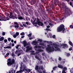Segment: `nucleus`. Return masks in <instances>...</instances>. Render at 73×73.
<instances>
[{
	"instance_id": "1",
	"label": "nucleus",
	"mask_w": 73,
	"mask_h": 73,
	"mask_svg": "<svg viewBox=\"0 0 73 73\" xmlns=\"http://www.w3.org/2000/svg\"><path fill=\"white\" fill-rule=\"evenodd\" d=\"M42 40L38 39L37 40V42L36 41H33L32 42V44L33 45H35L36 44H38V43H39V44L40 45H41L44 46V47H42L41 46H36L35 47H34V49H38V50H37V52H38L37 53H36V54L39 53L40 52H43V50H41V49H44V48H46V44L45 43H42Z\"/></svg>"
},
{
	"instance_id": "2",
	"label": "nucleus",
	"mask_w": 73,
	"mask_h": 73,
	"mask_svg": "<svg viewBox=\"0 0 73 73\" xmlns=\"http://www.w3.org/2000/svg\"><path fill=\"white\" fill-rule=\"evenodd\" d=\"M47 47L46 49V51L49 52H53L54 50V48L55 49V51H60V50L59 49V46L58 44L55 43H53L52 44L49 43L47 45Z\"/></svg>"
},
{
	"instance_id": "3",
	"label": "nucleus",
	"mask_w": 73,
	"mask_h": 73,
	"mask_svg": "<svg viewBox=\"0 0 73 73\" xmlns=\"http://www.w3.org/2000/svg\"><path fill=\"white\" fill-rule=\"evenodd\" d=\"M21 67H20V71H17L16 73H21L24 70H25L26 72L25 73H29V72H31V70L30 69L27 68V67L24 64L21 62Z\"/></svg>"
},
{
	"instance_id": "4",
	"label": "nucleus",
	"mask_w": 73,
	"mask_h": 73,
	"mask_svg": "<svg viewBox=\"0 0 73 73\" xmlns=\"http://www.w3.org/2000/svg\"><path fill=\"white\" fill-rule=\"evenodd\" d=\"M22 43L24 47H25L27 45L29 46H27L26 47L27 49H26V50L25 51L26 52H28L29 50L32 49V48L31 46L30 43H27V41L25 40L23 41Z\"/></svg>"
},
{
	"instance_id": "5",
	"label": "nucleus",
	"mask_w": 73,
	"mask_h": 73,
	"mask_svg": "<svg viewBox=\"0 0 73 73\" xmlns=\"http://www.w3.org/2000/svg\"><path fill=\"white\" fill-rule=\"evenodd\" d=\"M36 20V18H35V20L33 21L32 20H31V22H32V23H33V25H35V27H37L38 26L36 25L37 24H38L39 26H42V25H43V24L42 23L40 22L39 21V19H37L36 22L35 23V20Z\"/></svg>"
},
{
	"instance_id": "6",
	"label": "nucleus",
	"mask_w": 73,
	"mask_h": 73,
	"mask_svg": "<svg viewBox=\"0 0 73 73\" xmlns=\"http://www.w3.org/2000/svg\"><path fill=\"white\" fill-rule=\"evenodd\" d=\"M64 28V25H60V27L58 28V32H60L62 31V33H64L66 32L65 29Z\"/></svg>"
},
{
	"instance_id": "7",
	"label": "nucleus",
	"mask_w": 73,
	"mask_h": 73,
	"mask_svg": "<svg viewBox=\"0 0 73 73\" xmlns=\"http://www.w3.org/2000/svg\"><path fill=\"white\" fill-rule=\"evenodd\" d=\"M7 61V65L8 66H10L12 65H14L15 64V60L13 59L12 60L10 58L8 59Z\"/></svg>"
},
{
	"instance_id": "8",
	"label": "nucleus",
	"mask_w": 73,
	"mask_h": 73,
	"mask_svg": "<svg viewBox=\"0 0 73 73\" xmlns=\"http://www.w3.org/2000/svg\"><path fill=\"white\" fill-rule=\"evenodd\" d=\"M58 67L59 68L63 69L62 73H66V72H65V71L67 69V68L66 67H64L63 68V66L60 65H58Z\"/></svg>"
},
{
	"instance_id": "9",
	"label": "nucleus",
	"mask_w": 73,
	"mask_h": 73,
	"mask_svg": "<svg viewBox=\"0 0 73 73\" xmlns=\"http://www.w3.org/2000/svg\"><path fill=\"white\" fill-rule=\"evenodd\" d=\"M25 22H22V24L23 25L24 27H28V25H30V23L29 22H27L26 23H25V24H26L27 25H25L24 24Z\"/></svg>"
},
{
	"instance_id": "10",
	"label": "nucleus",
	"mask_w": 73,
	"mask_h": 73,
	"mask_svg": "<svg viewBox=\"0 0 73 73\" xmlns=\"http://www.w3.org/2000/svg\"><path fill=\"white\" fill-rule=\"evenodd\" d=\"M14 27L16 29H17L19 28V25L18 23L16 22L14 23Z\"/></svg>"
},
{
	"instance_id": "11",
	"label": "nucleus",
	"mask_w": 73,
	"mask_h": 73,
	"mask_svg": "<svg viewBox=\"0 0 73 73\" xmlns=\"http://www.w3.org/2000/svg\"><path fill=\"white\" fill-rule=\"evenodd\" d=\"M9 17L11 19H17V18L15 17L13 15V14L10 13V16Z\"/></svg>"
},
{
	"instance_id": "12",
	"label": "nucleus",
	"mask_w": 73,
	"mask_h": 73,
	"mask_svg": "<svg viewBox=\"0 0 73 73\" xmlns=\"http://www.w3.org/2000/svg\"><path fill=\"white\" fill-rule=\"evenodd\" d=\"M15 70H14L13 68H12L11 69V71H9V73H15Z\"/></svg>"
},
{
	"instance_id": "13",
	"label": "nucleus",
	"mask_w": 73,
	"mask_h": 73,
	"mask_svg": "<svg viewBox=\"0 0 73 73\" xmlns=\"http://www.w3.org/2000/svg\"><path fill=\"white\" fill-rule=\"evenodd\" d=\"M8 52L9 53H7L4 56L5 58L7 57L9 55V54H10L11 53L10 51H9Z\"/></svg>"
},
{
	"instance_id": "14",
	"label": "nucleus",
	"mask_w": 73,
	"mask_h": 73,
	"mask_svg": "<svg viewBox=\"0 0 73 73\" xmlns=\"http://www.w3.org/2000/svg\"><path fill=\"white\" fill-rule=\"evenodd\" d=\"M3 48L5 49H11V46H8L7 47H3Z\"/></svg>"
},
{
	"instance_id": "15",
	"label": "nucleus",
	"mask_w": 73,
	"mask_h": 73,
	"mask_svg": "<svg viewBox=\"0 0 73 73\" xmlns=\"http://www.w3.org/2000/svg\"><path fill=\"white\" fill-rule=\"evenodd\" d=\"M62 46H63L64 47H66V48L68 47V46L66 44H62Z\"/></svg>"
},
{
	"instance_id": "16",
	"label": "nucleus",
	"mask_w": 73,
	"mask_h": 73,
	"mask_svg": "<svg viewBox=\"0 0 73 73\" xmlns=\"http://www.w3.org/2000/svg\"><path fill=\"white\" fill-rule=\"evenodd\" d=\"M4 38L3 37H1L0 38V41H1L4 40Z\"/></svg>"
},
{
	"instance_id": "17",
	"label": "nucleus",
	"mask_w": 73,
	"mask_h": 73,
	"mask_svg": "<svg viewBox=\"0 0 73 73\" xmlns=\"http://www.w3.org/2000/svg\"><path fill=\"white\" fill-rule=\"evenodd\" d=\"M40 69L42 70H43L42 66H41L40 67H39V70H40Z\"/></svg>"
},
{
	"instance_id": "18",
	"label": "nucleus",
	"mask_w": 73,
	"mask_h": 73,
	"mask_svg": "<svg viewBox=\"0 0 73 73\" xmlns=\"http://www.w3.org/2000/svg\"><path fill=\"white\" fill-rule=\"evenodd\" d=\"M65 54L67 56H69L70 55V53H66V54Z\"/></svg>"
},
{
	"instance_id": "19",
	"label": "nucleus",
	"mask_w": 73,
	"mask_h": 73,
	"mask_svg": "<svg viewBox=\"0 0 73 73\" xmlns=\"http://www.w3.org/2000/svg\"><path fill=\"white\" fill-rule=\"evenodd\" d=\"M10 34L11 35H14L15 34V33L14 32H13V31L10 32Z\"/></svg>"
},
{
	"instance_id": "20",
	"label": "nucleus",
	"mask_w": 73,
	"mask_h": 73,
	"mask_svg": "<svg viewBox=\"0 0 73 73\" xmlns=\"http://www.w3.org/2000/svg\"><path fill=\"white\" fill-rule=\"evenodd\" d=\"M70 73H73V68H71V69H70Z\"/></svg>"
},
{
	"instance_id": "21",
	"label": "nucleus",
	"mask_w": 73,
	"mask_h": 73,
	"mask_svg": "<svg viewBox=\"0 0 73 73\" xmlns=\"http://www.w3.org/2000/svg\"><path fill=\"white\" fill-rule=\"evenodd\" d=\"M35 58H36V59H38V60H41V59H40L39 58H38V57L36 56H35Z\"/></svg>"
},
{
	"instance_id": "22",
	"label": "nucleus",
	"mask_w": 73,
	"mask_h": 73,
	"mask_svg": "<svg viewBox=\"0 0 73 73\" xmlns=\"http://www.w3.org/2000/svg\"><path fill=\"white\" fill-rule=\"evenodd\" d=\"M57 68H58V67H54V68H53V70H55L57 69Z\"/></svg>"
},
{
	"instance_id": "23",
	"label": "nucleus",
	"mask_w": 73,
	"mask_h": 73,
	"mask_svg": "<svg viewBox=\"0 0 73 73\" xmlns=\"http://www.w3.org/2000/svg\"><path fill=\"white\" fill-rule=\"evenodd\" d=\"M38 66H36V68H35V70H38Z\"/></svg>"
},
{
	"instance_id": "24",
	"label": "nucleus",
	"mask_w": 73,
	"mask_h": 73,
	"mask_svg": "<svg viewBox=\"0 0 73 73\" xmlns=\"http://www.w3.org/2000/svg\"><path fill=\"white\" fill-rule=\"evenodd\" d=\"M69 44L72 46V42L71 41H69Z\"/></svg>"
},
{
	"instance_id": "25",
	"label": "nucleus",
	"mask_w": 73,
	"mask_h": 73,
	"mask_svg": "<svg viewBox=\"0 0 73 73\" xmlns=\"http://www.w3.org/2000/svg\"><path fill=\"white\" fill-rule=\"evenodd\" d=\"M21 35H25V33L24 32H23L22 33H21Z\"/></svg>"
},
{
	"instance_id": "26",
	"label": "nucleus",
	"mask_w": 73,
	"mask_h": 73,
	"mask_svg": "<svg viewBox=\"0 0 73 73\" xmlns=\"http://www.w3.org/2000/svg\"><path fill=\"white\" fill-rule=\"evenodd\" d=\"M49 36H50V38H52V34H51L50 33H49Z\"/></svg>"
},
{
	"instance_id": "27",
	"label": "nucleus",
	"mask_w": 73,
	"mask_h": 73,
	"mask_svg": "<svg viewBox=\"0 0 73 73\" xmlns=\"http://www.w3.org/2000/svg\"><path fill=\"white\" fill-rule=\"evenodd\" d=\"M34 36H32L31 37L29 38V40H31L33 39V38H34Z\"/></svg>"
},
{
	"instance_id": "28",
	"label": "nucleus",
	"mask_w": 73,
	"mask_h": 73,
	"mask_svg": "<svg viewBox=\"0 0 73 73\" xmlns=\"http://www.w3.org/2000/svg\"><path fill=\"white\" fill-rule=\"evenodd\" d=\"M18 28H19V29L22 30V29H23L24 28L23 27H19Z\"/></svg>"
},
{
	"instance_id": "29",
	"label": "nucleus",
	"mask_w": 73,
	"mask_h": 73,
	"mask_svg": "<svg viewBox=\"0 0 73 73\" xmlns=\"http://www.w3.org/2000/svg\"><path fill=\"white\" fill-rule=\"evenodd\" d=\"M8 40L10 42L11 40V38H8Z\"/></svg>"
},
{
	"instance_id": "30",
	"label": "nucleus",
	"mask_w": 73,
	"mask_h": 73,
	"mask_svg": "<svg viewBox=\"0 0 73 73\" xmlns=\"http://www.w3.org/2000/svg\"><path fill=\"white\" fill-rule=\"evenodd\" d=\"M19 45H17L16 46V48L17 49L18 48V47H19Z\"/></svg>"
},
{
	"instance_id": "31",
	"label": "nucleus",
	"mask_w": 73,
	"mask_h": 73,
	"mask_svg": "<svg viewBox=\"0 0 73 73\" xmlns=\"http://www.w3.org/2000/svg\"><path fill=\"white\" fill-rule=\"evenodd\" d=\"M18 19L21 20L23 19V17H19L18 18Z\"/></svg>"
},
{
	"instance_id": "32",
	"label": "nucleus",
	"mask_w": 73,
	"mask_h": 73,
	"mask_svg": "<svg viewBox=\"0 0 73 73\" xmlns=\"http://www.w3.org/2000/svg\"><path fill=\"white\" fill-rule=\"evenodd\" d=\"M1 52H2V54H3V55H5V53H4V52H5V51H4V50H1Z\"/></svg>"
},
{
	"instance_id": "33",
	"label": "nucleus",
	"mask_w": 73,
	"mask_h": 73,
	"mask_svg": "<svg viewBox=\"0 0 73 73\" xmlns=\"http://www.w3.org/2000/svg\"><path fill=\"white\" fill-rule=\"evenodd\" d=\"M18 35H14V36H13V37L14 38H16V37H17V36Z\"/></svg>"
},
{
	"instance_id": "34",
	"label": "nucleus",
	"mask_w": 73,
	"mask_h": 73,
	"mask_svg": "<svg viewBox=\"0 0 73 73\" xmlns=\"http://www.w3.org/2000/svg\"><path fill=\"white\" fill-rule=\"evenodd\" d=\"M70 28L73 29V26L72 25H70Z\"/></svg>"
},
{
	"instance_id": "35",
	"label": "nucleus",
	"mask_w": 73,
	"mask_h": 73,
	"mask_svg": "<svg viewBox=\"0 0 73 73\" xmlns=\"http://www.w3.org/2000/svg\"><path fill=\"white\" fill-rule=\"evenodd\" d=\"M4 43H6L7 42V39H5L4 40Z\"/></svg>"
},
{
	"instance_id": "36",
	"label": "nucleus",
	"mask_w": 73,
	"mask_h": 73,
	"mask_svg": "<svg viewBox=\"0 0 73 73\" xmlns=\"http://www.w3.org/2000/svg\"><path fill=\"white\" fill-rule=\"evenodd\" d=\"M43 73H47V72H46V70H45L44 69L43 70Z\"/></svg>"
},
{
	"instance_id": "37",
	"label": "nucleus",
	"mask_w": 73,
	"mask_h": 73,
	"mask_svg": "<svg viewBox=\"0 0 73 73\" xmlns=\"http://www.w3.org/2000/svg\"><path fill=\"white\" fill-rule=\"evenodd\" d=\"M46 30L47 31H51V30L50 29H46Z\"/></svg>"
},
{
	"instance_id": "38",
	"label": "nucleus",
	"mask_w": 73,
	"mask_h": 73,
	"mask_svg": "<svg viewBox=\"0 0 73 73\" xmlns=\"http://www.w3.org/2000/svg\"><path fill=\"white\" fill-rule=\"evenodd\" d=\"M19 33L17 32L16 33V35H17V36H18V35H19Z\"/></svg>"
},
{
	"instance_id": "39",
	"label": "nucleus",
	"mask_w": 73,
	"mask_h": 73,
	"mask_svg": "<svg viewBox=\"0 0 73 73\" xmlns=\"http://www.w3.org/2000/svg\"><path fill=\"white\" fill-rule=\"evenodd\" d=\"M31 35H32V34H31H31H29V35H28V36H29V37H31Z\"/></svg>"
},
{
	"instance_id": "40",
	"label": "nucleus",
	"mask_w": 73,
	"mask_h": 73,
	"mask_svg": "<svg viewBox=\"0 0 73 73\" xmlns=\"http://www.w3.org/2000/svg\"><path fill=\"white\" fill-rule=\"evenodd\" d=\"M5 35V33L3 32V33H2V35H3V36H4Z\"/></svg>"
},
{
	"instance_id": "41",
	"label": "nucleus",
	"mask_w": 73,
	"mask_h": 73,
	"mask_svg": "<svg viewBox=\"0 0 73 73\" xmlns=\"http://www.w3.org/2000/svg\"><path fill=\"white\" fill-rule=\"evenodd\" d=\"M52 38H55V35H53Z\"/></svg>"
},
{
	"instance_id": "42",
	"label": "nucleus",
	"mask_w": 73,
	"mask_h": 73,
	"mask_svg": "<svg viewBox=\"0 0 73 73\" xmlns=\"http://www.w3.org/2000/svg\"><path fill=\"white\" fill-rule=\"evenodd\" d=\"M58 59L60 61L61 60V57H59V58H58Z\"/></svg>"
},
{
	"instance_id": "43",
	"label": "nucleus",
	"mask_w": 73,
	"mask_h": 73,
	"mask_svg": "<svg viewBox=\"0 0 73 73\" xmlns=\"http://www.w3.org/2000/svg\"><path fill=\"white\" fill-rule=\"evenodd\" d=\"M72 50V47H71V48H70L69 49V50L70 51Z\"/></svg>"
},
{
	"instance_id": "44",
	"label": "nucleus",
	"mask_w": 73,
	"mask_h": 73,
	"mask_svg": "<svg viewBox=\"0 0 73 73\" xmlns=\"http://www.w3.org/2000/svg\"><path fill=\"white\" fill-rule=\"evenodd\" d=\"M65 60H63V62H62V64H64L65 63Z\"/></svg>"
},
{
	"instance_id": "45",
	"label": "nucleus",
	"mask_w": 73,
	"mask_h": 73,
	"mask_svg": "<svg viewBox=\"0 0 73 73\" xmlns=\"http://www.w3.org/2000/svg\"><path fill=\"white\" fill-rule=\"evenodd\" d=\"M49 25L51 26H52L53 25L51 23H49Z\"/></svg>"
},
{
	"instance_id": "46",
	"label": "nucleus",
	"mask_w": 73,
	"mask_h": 73,
	"mask_svg": "<svg viewBox=\"0 0 73 73\" xmlns=\"http://www.w3.org/2000/svg\"><path fill=\"white\" fill-rule=\"evenodd\" d=\"M20 26L21 27H23L22 25L21 24H20Z\"/></svg>"
},
{
	"instance_id": "47",
	"label": "nucleus",
	"mask_w": 73,
	"mask_h": 73,
	"mask_svg": "<svg viewBox=\"0 0 73 73\" xmlns=\"http://www.w3.org/2000/svg\"><path fill=\"white\" fill-rule=\"evenodd\" d=\"M11 46H14V44L13 43V44H11Z\"/></svg>"
},
{
	"instance_id": "48",
	"label": "nucleus",
	"mask_w": 73,
	"mask_h": 73,
	"mask_svg": "<svg viewBox=\"0 0 73 73\" xmlns=\"http://www.w3.org/2000/svg\"><path fill=\"white\" fill-rule=\"evenodd\" d=\"M23 50L24 51H25V48H22Z\"/></svg>"
},
{
	"instance_id": "49",
	"label": "nucleus",
	"mask_w": 73,
	"mask_h": 73,
	"mask_svg": "<svg viewBox=\"0 0 73 73\" xmlns=\"http://www.w3.org/2000/svg\"><path fill=\"white\" fill-rule=\"evenodd\" d=\"M14 42V40H11V42Z\"/></svg>"
},
{
	"instance_id": "50",
	"label": "nucleus",
	"mask_w": 73,
	"mask_h": 73,
	"mask_svg": "<svg viewBox=\"0 0 73 73\" xmlns=\"http://www.w3.org/2000/svg\"><path fill=\"white\" fill-rule=\"evenodd\" d=\"M70 5H72V3L71 2L70 3Z\"/></svg>"
},
{
	"instance_id": "51",
	"label": "nucleus",
	"mask_w": 73,
	"mask_h": 73,
	"mask_svg": "<svg viewBox=\"0 0 73 73\" xmlns=\"http://www.w3.org/2000/svg\"><path fill=\"white\" fill-rule=\"evenodd\" d=\"M17 52H18L17 50V51L15 52V53L16 54H17Z\"/></svg>"
},
{
	"instance_id": "52",
	"label": "nucleus",
	"mask_w": 73,
	"mask_h": 73,
	"mask_svg": "<svg viewBox=\"0 0 73 73\" xmlns=\"http://www.w3.org/2000/svg\"><path fill=\"white\" fill-rule=\"evenodd\" d=\"M16 41H14V43L16 44Z\"/></svg>"
},
{
	"instance_id": "53",
	"label": "nucleus",
	"mask_w": 73,
	"mask_h": 73,
	"mask_svg": "<svg viewBox=\"0 0 73 73\" xmlns=\"http://www.w3.org/2000/svg\"><path fill=\"white\" fill-rule=\"evenodd\" d=\"M31 53H34V51H32L31 52Z\"/></svg>"
},
{
	"instance_id": "54",
	"label": "nucleus",
	"mask_w": 73,
	"mask_h": 73,
	"mask_svg": "<svg viewBox=\"0 0 73 73\" xmlns=\"http://www.w3.org/2000/svg\"><path fill=\"white\" fill-rule=\"evenodd\" d=\"M24 36H21V38H24Z\"/></svg>"
},
{
	"instance_id": "55",
	"label": "nucleus",
	"mask_w": 73,
	"mask_h": 73,
	"mask_svg": "<svg viewBox=\"0 0 73 73\" xmlns=\"http://www.w3.org/2000/svg\"><path fill=\"white\" fill-rule=\"evenodd\" d=\"M50 26H47V28H50Z\"/></svg>"
},
{
	"instance_id": "56",
	"label": "nucleus",
	"mask_w": 73,
	"mask_h": 73,
	"mask_svg": "<svg viewBox=\"0 0 73 73\" xmlns=\"http://www.w3.org/2000/svg\"><path fill=\"white\" fill-rule=\"evenodd\" d=\"M69 0H66V1H67L68 2H69Z\"/></svg>"
},
{
	"instance_id": "57",
	"label": "nucleus",
	"mask_w": 73,
	"mask_h": 73,
	"mask_svg": "<svg viewBox=\"0 0 73 73\" xmlns=\"http://www.w3.org/2000/svg\"><path fill=\"white\" fill-rule=\"evenodd\" d=\"M42 55L44 56V54H45V53H42Z\"/></svg>"
},
{
	"instance_id": "58",
	"label": "nucleus",
	"mask_w": 73,
	"mask_h": 73,
	"mask_svg": "<svg viewBox=\"0 0 73 73\" xmlns=\"http://www.w3.org/2000/svg\"><path fill=\"white\" fill-rule=\"evenodd\" d=\"M20 54H18V55H17V56H20Z\"/></svg>"
},
{
	"instance_id": "59",
	"label": "nucleus",
	"mask_w": 73,
	"mask_h": 73,
	"mask_svg": "<svg viewBox=\"0 0 73 73\" xmlns=\"http://www.w3.org/2000/svg\"><path fill=\"white\" fill-rule=\"evenodd\" d=\"M62 4L63 5H65V4L64 3H62Z\"/></svg>"
},
{
	"instance_id": "60",
	"label": "nucleus",
	"mask_w": 73,
	"mask_h": 73,
	"mask_svg": "<svg viewBox=\"0 0 73 73\" xmlns=\"http://www.w3.org/2000/svg\"><path fill=\"white\" fill-rule=\"evenodd\" d=\"M53 72V70H52L51 72Z\"/></svg>"
},
{
	"instance_id": "61",
	"label": "nucleus",
	"mask_w": 73,
	"mask_h": 73,
	"mask_svg": "<svg viewBox=\"0 0 73 73\" xmlns=\"http://www.w3.org/2000/svg\"><path fill=\"white\" fill-rule=\"evenodd\" d=\"M58 73H61V72H59Z\"/></svg>"
},
{
	"instance_id": "62",
	"label": "nucleus",
	"mask_w": 73,
	"mask_h": 73,
	"mask_svg": "<svg viewBox=\"0 0 73 73\" xmlns=\"http://www.w3.org/2000/svg\"><path fill=\"white\" fill-rule=\"evenodd\" d=\"M45 35H46V33H45Z\"/></svg>"
},
{
	"instance_id": "63",
	"label": "nucleus",
	"mask_w": 73,
	"mask_h": 73,
	"mask_svg": "<svg viewBox=\"0 0 73 73\" xmlns=\"http://www.w3.org/2000/svg\"><path fill=\"white\" fill-rule=\"evenodd\" d=\"M9 20V19H7V20Z\"/></svg>"
},
{
	"instance_id": "64",
	"label": "nucleus",
	"mask_w": 73,
	"mask_h": 73,
	"mask_svg": "<svg viewBox=\"0 0 73 73\" xmlns=\"http://www.w3.org/2000/svg\"><path fill=\"white\" fill-rule=\"evenodd\" d=\"M72 7H73V6H72Z\"/></svg>"
}]
</instances>
